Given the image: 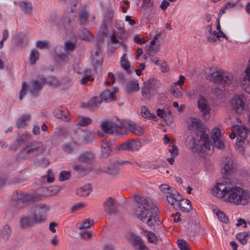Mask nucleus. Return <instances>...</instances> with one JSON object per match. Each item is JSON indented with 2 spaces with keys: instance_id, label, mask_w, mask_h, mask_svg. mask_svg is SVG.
I'll return each mask as SVG.
<instances>
[{
  "instance_id": "nucleus-60",
  "label": "nucleus",
  "mask_w": 250,
  "mask_h": 250,
  "mask_svg": "<svg viewBox=\"0 0 250 250\" xmlns=\"http://www.w3.org/2000/svg\"><path fill=\"white\" fill-rule=\"evenodd\" d=\"M157 115L158 116L164 120L165 118H166V112L164 109L158 108L157 109Z\"/></svg>"
},
{
  "instance_id": "nucleus-10",
  "label": "nucleus",
  "mask_w": 250,
  "mask_h": 250,
  "mask_svg": "<svg viewBox=\"0 0 250 250\" xmlns=\"http://www.w3.org/2000/svg\"><path fill=\"white\" fill-rule=\"evenodd\" d=\"M236 167L232 159L229 157H224L221 163V173L224 178L227 177L234 173Z\"/></svg>"
},
{
  "instance_id": "nucleus-49",
  "label": "nucleus",
  "mask_w": 250,
  "mask_h": 250,
  "mask_svg": "<svg viewBox=\"0 0 250 250\" xmlns=\"http://www.w3.org/2000/svg\"><path fill=\"white\" fill-rule=\"evenodd\" d=\"M80 23L84 24L87 20L88 15L86 11L83 10L80 14Z\"/></svg>"
},
{
  "instance_id": "nucleus-41",
  "label": "nucleus",
  "mask_w": 250,
  "mask_h": 250,
  "mask_svg": "<svg viewBox=\"0 0 250 250\" xmlns=\"http://www.w3.org/2000/svg\"><path fill=\"white\" fill-rule=\"evenodd\" d=\"M94 224V221L93 220H90V219H86L79 227V229H85L89 228L93 226Z\"/></svg>"
},
{
  "instance_id": "nucleus-5",
  "label": "nucleus",
  "mask_w": 250,
  "mask_h": 250,
  "mask_svg": "<svg viewBox=\"0 0 250 250\" xmlns=\"http://www.w3.org/2000/svg\"><path fill=\"white\" fill-rule=\"evenodd\" d=\"M116 91H111L109 89H106L100 93V98L97 97H92L88 102L82 104L83 107L90 109H97L102 101L106 102H111L115 100V95Z\"/></svg>"
},
{
  "instance_id": "nucleus-39",
  "label": "nucleus",
  "mask_w": 250,
  "mask_h": 250,
  "mask_svg": "<svg viewBox=\"0 0 250 250\" xmlns=\"http://www.w3.org/2000/svg\"><path fill=\"white\" fill-rule=\"evenodd\" d=\"M92 120L89 117L81 116L79 121V124L81 126H86L91 123Z\"/></svg>"
},
{
  "instance_id": "nucleus-31",
  "label": "nucleus",
  "mask_w": 250,
  "mask_h": 250,
  "mask_svg": "<svg viewBox=\"0 0 250 250\" xmlns=\"http://www.w3.org/2000/svg\"><path fill=\"white\" fill-rule=\"evenodd\" d=\"M214 213L217 216L218 219L221 222L227 224L229 222V219L226 214L219 209H214L213 210Z\"/></svg>"
},
{
  "instance_id": "nucleus-11",
  "label": "nucleus",
  "mask_w": 250,
  "mask_h": 250,
  "mask_svg": "<svg viewBox=\"0 0 250 250\" xmlns=\"http://www.w3.org/2000/svg\"><path fill=\"white\" fill-rule=\"evenodd\" d=\"M141 146V141L135 139H130L116 146V148L119 151H135L138 150Z\"/></svg>"
},
{
  "instance_id": "nucleus-3",
  "label": "nucleus",
  "mask_w": 250,
  "mask_h": 250,
  "mask_svg": "<svg viewBox=\"0 0 250 250\" xmlns=\"http://www.w3.org/2000/svg\"><path fill=\"white\" fill-rule=\"evenodd\" d=\"M190 126L194 128L196 130V134L197 139L199 140L197 142L196 139L193 137L188 136L186 142L190 141L192 144L190 148L193 152H198L201 150L202 146L199 144L200 141L203 142V146L206 149H209L211 146V141L209 140L208 133L209 131L205 128L204 125L199 120L194 119L192 120Z\"/></svg>"
},
{
  "instance_id": "nucleus-33",
  "label": "nucleus",
  "mask_w": 250,
  "mask_h": 250,
  "mask_svg": "<svg viewBox=\"0 0 250 250\" xmlns=\"http://www.w3.org/2000/svg\"><path fill=\"white\" fill-rule=\"evenodd\" d=\"M145 235L146 237L147 241L150 243H156L158 238L156 234L152 231L146 230L144 232Z\"/></svg>"
},
{
  "instance_id": "nucleus-21",
  "label": "nucleus",
  "mask_w": 250,
  "mask_h": 250,
  "mask_svg": "<svg viewBox=\"0 0 250 250\" xmlns=\"http://www.w3.org/2000/svg\"><path fill=\"white\" fill-rule=\"evenodd\" d=\"M79 160L84 164H92L94 159L95 156L93 153L90 151H84L79 156Z\"/></svg>"
},
{
  "instance_id": "nucleus-43",
  "label": "nucleus",
  "mask_w": 250,
  "mask_h": 250,
  "mask_svg": "<svg viewBox=\"0 0 250 250\" xmlns=\"http://www.w3.org/2000/svg\"><path fill=\"white\" fill-rule=\"evenodd\" d=\"M71 172L62 171L60 173L59 180L60 181H64L68 180L71 177Z\"/></svg>"
},
{
  "instance_id": "nucleus-51",
  "label": "nucleus",
  "mask_w": 250,
  "mask_h": 250,
  "mask_svg": "<svg viewBox=\"0 0 250 250\" xmlns=\"http://www.w3.org/2000/svg\"><path fill=\"white\" fill-rule=\"evenodd\" d=\"M152 90L150 89L143 86L141 90L142 96L145 98L149 97L151 95Z\"/></svg>"
},
{
  "instance_id": "nucleus-26",
  "label": "nucleus",
  "mask_w": 250,
  "mask_h": 250,
  "mask_svg": "<svg viewBox=\"0 0 250 250\" xmlns=\"http://www.w3.org/2000/svg\"><path fill=\"white\" fill-rule=\"evenodd\" d=\"M92 190V188L90 184H87L80 187L77 189L76 193L78 195L80 196H88Z\"/></svg>"
},
{
  "instance_id": "nucleus-15",
  "label": "nucleus",
  "mask_w": 250,
  "mask_h": 250,
  "mask_svg": "<svg viewBox=\"0 0 250 250\" xmlns=\"http://www.w3.org/2000/svg\"><path fill=\"white\" fill-rule=\"evenodd\" d=\"M103 207L105 212L108 214H114L117 211L118 207L116 200L112 197H108L104 202Z\"/></svg>"
},
{
  "instance_id": "nucleus-63",
  "label": "nucleus",
  "mask_w": 250,
  "mask_h": 250,
  "mask_svg": "<svg viewBox=\"0 0 250 250\" xmlns=\"http://www.w3.org/2000/svg\"><path fill=\"white\" fill-rule=\"evenodd\" d=\"M153 4V1L151 0H144L142 6L146 8L151 7Z\"/></svg>"
},
{
  "instance_id": "nucleus-54",
  "label": "nucleus",
  "mask_w": 250,
  "mask_h": 250,
  "mask_svg": "<svg viewBox=\"0 0 250 250\" xmlns=\"http://www.w3.org/2000/svg\"><path fill=\"white\" fill-rule=\"evenodd\" d=\"M84 207V204L82 202L78 203L72 207V212H75L81 209Z\"/></svg>"
},
{
  "instance_id": "nucleus-20",
  "label": "nucleus",
  "mask_w": 250,
  "mask_h": 250,
  "mask_svg": "<svg viewBox=\"0 0 250 250\" xmlns=\"http://www.w3.org/2000/svg\"><path fill=\"white\" fill-rule=\"evenodd\" d=\"M36 223L34 218L32 219L28 216L21 217L19 220L20 228L22 229H26L32 227Z\"/></svg>"
},
{
  "instance_id": "nucleus-4",
  "label": "nucleus",
  "mask_w": 250,
  "mask_h": 250,
  "mask_svg": "<svg viewBox=\"0 0 250 250\" xmlns=\"http://www.w3.org/2000/svg\"><path fill=\"white\" fill-rule=\"evenodd\" d=\"M225 201L233 203L236 205H247L249 204L250 193L248 190H244L242 188L234 187H229Z\"/></svg>"
},
{
  "instance_id": "nucleus-6",
  "label": "nucleus",
  "mask_w": 250,
  "mask_h": 250,
  "mask_svg": "<svg viewBox=\"0 0 250 250\" xmlns=\"http://www.w3.org/2000/svg\"><path fill=\"white\" fill-rule=\"evenodd\" d=\"M37 191V194H30L25 193L21 191H17L12 199L13 206L18 209H21L29 202L40 200L41 198L39 196V190Z\"/></svg>"
},
{
  "instance_id": "nucleus-32",
  "label": "nucleus",
  "mask_w": 250,
  "mask_h": 250,
  "mask_svg": "<svg viewBox=\"0 0 250 250\" xmlns=\"http://www.w3.org/2000/svg\"><path fill=\"white\" fill-rule=\"evenodd\" d=\"M126 55L124 54L122 57L120 61V64L122 68L127 71L128 73H132L130 69V64L129 61L126 58Z\"/></svg>"
},
{
  "instance_id": "nucleus-7",
  "label": "nucleus",
  "mask_w": 250,
  "mask_h": 250,
  "mask_svg": "<svg viewBox=\"0 0 250 250\" xmlns=\"http://www.w3.org/2000/svg\"><path fill=\"white\" fill-rule=\"evenodd\" d=\"M210 80L215 84L222 85L224 87L229 85L233 78V75L229 72L217 70L211 74Z\"/></svg>"
},
{
  "instance_id": "nucleus-52",
  "label": "nucleus",
  "mask_w": 250,
  "mask_h": 250,
  "mask_svg": "<svg viewBox=\"0 0 250 250\" xmlns=\"http://www.w3.org/2000/svg\"><path fill=\"white\" fill-rule=\"evenodd\" d=\"M75 44L72 42H67L65 43V50L66 51H72L74 49Z\"/></svg>"
},
{
  "instance_id": "nucleus-24",
  "label": "nucleus",
  "mask_w": 250,
  "mask_h": 250,
  "mask_svg": "<svg viewBox=\"0 0 250 250\" xmlns=\"http://www.w3.org/2000/svg\"><path fill=\"white\" fill-rule=\"evenodd\" d=\"M30 114L21 115L17 120L16 126L18 128L24 127L27 125V121H30Z\"/></svg>"
},
{
  "instance_id": "nucleus-56",
  "label": "nucleus",
  "mask_w": 250,
  "mask_h": 250,
  "mask_svg": "<svg viewBox=\"0 0 250 250\" xmlns=\"http://www.w3.org/2000/svg\"><path fill=\"white\" fill-rule=\"evenodd\" d=\"M169 151L171 154L172 157H175L178 154V146L174 145L171 148L169 149Z\"/></svg>"
},
{
  "instance_id": "nucleus-22",
  "label": "nucleus",
  "mask_w": 250,
  "mask_h": 250,
  "mask_svg": "<svg viewBox=\"0 0 250 250\" xmlns=\"http://www.w3.org/2000/svg\"><path fill=\"white\" fill-rule=\"evenodd\" d=\"M139 89L140 87L138 81L130 80L126 83L125 90L128 94L132 92H137Z\"/></svg>"
},
{
  "instance_id": "nucleus-2",
  "label": "nucleus",
  "mask_w": 250,
  "mask_h": 250,
  "mask_svg": "<svg viewBox=\"0 0 250 250\" xmlns=\"http://www.w3.org/2000/svg\"><path fill=\"white\" fill-rule=\"evenodd\" d=\"M22 145L25 147L22 148L18 155L19 158L21 159H27L37 156L44 152L43 146L42 143L38 141L27 142L24 134L18 136L16 143L11 147V149L16 151Z\"/></svg>"
},
{
  "instance_id": "nucleus-19",
  "label": "nucleus",
  "mask_w": 250,
  "mask_h": 250,
  "mask_svg": "<svg viewBox=\"0 0 250 250\" xmlns=\"http://www.w3.org/2000/svg\"><path fill=\"white\" fill-rule=\"evenodd\" d=\"M197 104L200 111L204 116L210 113V108L208 104V102L203 96L200 95Z\"/></svg>"
},
{
  "instance_id": "nucleus-42",
  "label": "nucleus",
  "mask_w": 250,
  "mask_h": 250,
  "mask_svg": "<svg viewBox=\"0 0 250 250\" xmlns=\"http://www.w3.org/2000/svg\"><path fill=\"white\" fill-rule=\"evenodd\" d=\"M171 92L173 96L175 97L180 98L182 97V92L178 88L176 84H172L171 85Z\"/></svg>"
},
{
  "instance_id": "nucleus-57",
  "label": "nucleus",
  "mask_w": 250,
  "mask_h": 250,
  "mask_svg": "<svg viewBox=\"0 0 250 250\" xmlns=\"http://www.w3.org/2000/svg\"><path fill=\"white\" fill-rule=\"evenodd\" d=\"M93 80L94 78L92 76L85 75L81 78V82L82 84H85L89 81H93Z\"/></svg>"
},
{
  "instance_id": "nucleus-28",
  "label": "nucleus",
  "mask_w": 250,
  "mask_h": 250,
  "mask_svg": "<svg viewBox=\"0 0 250 250\" xmlns=\"http://www.w3.org/2000/svg\"><path fill=\"white\" fill-rule=\"evenodd\" d=\"M141 113L142 116L144 118L151 119L154 121H157L158 120L157 116L155 114L151 113L148 108L146 106L141 107Z\"/></svg>"
},
{
  "instance_id": "nucleus-8",
  "label": "nucleus",
  "mask_w": 250,
  "mask_h": 250,
  "mask_svg": "<svg viewBox=\"0 0 250 250\" xmlns=\"http://www.w3.org/2000/svg\"><path fill=\"white\" fill-rule=\"evenodd\" d=\"M101 127L107 134L123 135L125 132V129L123 125H118L114 122L104 121Z\"/></svg>"
},
{
  "instance_id": "nucleus-17",
  "label": "nucleus",
  "mask_w": 250,
  "mask_h": 250,
  "mask_svg": "<svg viewBox=\"0 0 250 250\" xmlns=\"http://www.w3.org/2000/svg\"><path fill=\"white\" fill-rule=\"evenodd\" d=\"M229 188H227L222 183H218L215 188L211 190V193L217 197L224 198L226 197Z\"/></svg>"
},
{
  "instance_id": "nucleus-34",
  "label": "nucleus",
  "mask_w": 250,
  "mask_h": 250,
  "mask_svg": "<svg viewBox=\"0 0 250 250\" xmlns=\"http://www.w3.org/2000/svg\"><path fill=\"white\" fill-rule=\"evenodd\" d=\"M159 36V34L155 35L153 40L151 41L148 47V49L146 51L147 54L150 56H154L156 54V52L155 51L152 52V53L151 52L152 51L154 50V45L155 44L156 41L158 39Z\"/></svg>"
},
{
  "instance_id": "nucleus-9",
  "label": "nucleus",
  "mask_w": 250,
  "mask_h": 250,
  "mask_svg": "<svg viewBox=\"0 0 250 250\" xmlns=\"http://www.w3.org/2000/svg\"><path fill=\"white\" fill-rule=\"evenodd\" d=\"M49 210V207L45 204L35 206L33 216L36 223L41 224L46 221Z\"/></svg>"
},
{
  "instance_id": "nucleus-25",
  "label": "nucleus",
  "mask_w": 250,
  "mask_h": 250,
  "mask_svg": "<svg viewBox=\"0 0 250 250\" xmlns=\"http://www.w3.org/2000/svg\"><path fill=\"white\" fill-rule=\"evenodd\" d=\"M127 128L132 133L138 136H142L144 133L143 128L137 124H128Z\"/></svg>"
},
{
  "instance_id": "nucleus-14",
  "label": "nucleus",
  "mask_w": 250,
  "mask_h": 250,
  "mask_svg": "<svg viewBox=\"0 0 250 250\" xmlns=\"http://www.w3.org/2000/svg\"><path fill=\"white\" fill-rule=\"evenodd\" d=\"M93 67L96 72H101L103 63V57L100 51V46L97 44L95 47V56L92 58Z\"/></svg>"
},
{
  "instance_id": "nucleus-53",
  "label": "nucleus",
  "mask_w": 250,
  "mask_h": 250,
  "mask_svg": "<svg viewBox=\"0 0 250 250\" xmlns=\"http://www.w3.org/2000/svg\"><path fill=\"white\" fill-rule=\"evenodd\" d=\"M11 232V230L10 229V227L9 225L6 224L4 226L2 233L3 235H6L7 237L8 238Z\"/></svg>"
},
{
  "instance_id": "nucleus-16",
  "label": "nucleus",
  "mask_w": 250,
  "mask_h": 250,
  "mask_svg": "<svg viewBox=\"0 0 250 250\" xmlns=\"http://www.w3.org/2000/svg\"><path fill=\"white\" fill-rule=\"evenodd\" d=\"M114 142L111 140L105 141L102 140L101 142V155L103 158H106L111 155L112 147Z\"/></svg>"
},
{
  "instance_id": "nucleus-46",
  "label": "nucleus",
  "mask_w": 250,
  "mask_h": 250,
  "mask_svg": "<svg viewBox=\"0 0 250 250\" xmlns=\"http://www.w3.org/2000/svg\"><path fill=\"white\" fill-rule=\"evenodd\" d=\"M213 144L214 146L219 149H224L225 148V145L223 140L220 138L219 139H217L216 140H214L213 141Z\"/></svg>"
},
{
  "instance_id": "nucleus-30",
  "label": "nucleus",
  "mask_w": 250,
  "mask_h": 250,
  "mask_svg": "<svg viewBox=\"0 0 250 250\" xmlns=\"http://www.w3.org/2000/svg\"><path fill=\"white\" fill-rule=\"evenodd\" d=\"M21 9L26 14H30L32 11V6L31 3L25 1H20L19 3Z\"/></svg>"
},
{
  "instance_id": "nucleus-59",
  "label": "nucleus",
  "mask_w": 250,
  "mask_h": 250,
  "mask_svg": "<svg viewBox=\"0 0 250 250\" xmlns=\"http://www.w3.org/2000/svg\"><path fill=\"white\" fill-rule=\"evenodd\" d=\"M62 149L64 151L70 153L74 151L73 147L70 144H65L63 146Z\"/></svg>"
},
{
  "instance_id": "nucleus-40",
  "label": "nucleus",
  "mask_w": 250,
  "mask_h": 250,
  "mask_svg": "<svg viewBox=\"0 0 250 250\" xmlns=\"http://www.w3.org/2000/svg\"><path fill=\"white\" fill-rule=\"evenodd\" d=\"M63 111L60 109H55L53 111V114L58 119H61L64 121L67 120V115L66 114H63Z\"/></svg>"
},
{
  "instance_id": "nucleus-1",
  "label": "nucleus",
  "mask_w": 250,
  "mask_h": 250,
  "mask_svg": "<svg viewBox=\"0 0 250 250\" xmlns=\"http://www.w3.org/2000/svg\"><path fill=\"white\" fill-rule=\"evenodd\" d=\"M135 205L134 212L136 217L142 222L146 219V223L149 226H154L159 220V208L147 198L144 196L134 194L133 195Z\"/></svg>"
},
{
  "instance_id": "nucleus-36",
  "label": "nucleus",
  "mask_w": 250,
  "mask_h": 250,
  "mask_svg": "<svg viewBox=\"0 0 250 250\" xmlns=\"http://www.w3.org/2000/svg\"><path fill=\"white\" fill-rule=\"evenodd\" d=\"M39 53L37 50H32L29 56V61L31 64L34 65L39 60Z\"/></svg>"
},
{
  "instance_id": "nucleus-12",
  "label": "nucleus",
  "mask_w": 250,
  "mask_h": 250,
  "mask_svg": "<svg viewBox=\"0 0 250 250\" xmlns=\"http://www.w3.org/2000/svg\"><path fill=\"white\" fill-rule=\"evenodd\" d=\"M46 78L43 75H38L37 80L32 83L30 93L35 97L39 94V91L42 90L43 85L46 84Z\"/></svg>"
},
{
  "instance_id": "nucleus-47",
  "label": "nucleus",
  "mask_w": 250,
  "mask_h": 250,
  "mask_svg": "<svg viewBox=\"0 0 250 250\" xmlns=\"http://www.w3.org/2000/svg\"><path fill=\"white\" fill-rule=\"evenodd\" d=\"M220 129L218 128H214L211 131V138L212 141L214 140H217V139H219L220 137Z\"/></svg>"
},
{
  "instance_id": "nucleus-61",
  "label": "nucleus",
  "mask_w": 250,
  "mask_h": 250,
  "mask_svg": "<svg viewBox=\"0 0 250 250\" xmlns=\"http://www.w3.org/2000/svg\"><path fill=\"white\" fill-rule=\"evenodd\" d=\"M36 46L37 47H38L40 49H42L44 48L47 47L48 43L46 42L38 41L36 42Z\"/></svg>"
},
{
  "instance_id": "nucleus-29",
  "label": "nucleus",
  "mask_w": 250,
  "mask_h": 250,
  "mask_svg": "<svg viewBox=\"0 0 250 250\" xmlns=\"http://www.w3.org/2000/svg\"><path fill=\"white\" fill-rule=\"evenodd\" d=\"M168 202L171 205H173L175 202L182 201L183 200L182 196L179 193H172V194L167 196Z\"/></svg>"
},
{
  "instance_id": "nucleus-64",
  "label": "nucleus",
  "mask_w": 250,
  "mask_h": 250,
  "mask_svg": "<svg viewBox=\"0 0 250 250\" xmlns=\"http://www.w3.org/2000/svg\"><path fill=\"white\" fill-rule=\"evenodd\" d=\"M130 237L131 239L135 242L134 243H137L142 240V239L137 235H136L134 233L131 232L130 233Z\"/></svg>"
},
{
  "instance_id": "nucleus-55",
  "label": "nucleus",
  "mask_w": 250,
  "mask_h": 250,
  "mask_svg": "<svg viewBox=\"0 0 250 250\" xmlns=\"http://www.w3.org/2000/svg\"><path fill=\"white\" fill-rule=\"evenodd\" d=\"M134 245L136 247L138 250H147V247L144 243L142 240H141L140 242H139L137 243H134Z\"/></svg>"
},
{
  "instance_id": "nucleus-44",
  "label": "nucleus",
  "mask_w": 250,
  "mask_h": 250,
  "mask_svg": "<svg viewBox=\"0 0 250 250\" xmlns=\"http://www.w3.org/2000/svg\"><path fill=\"white\" fill-rule=\"evenodd\" d=\"M28 85L25 82H23L22 83L21 88L20 91L19 100H22L23 97L26 95L27 91Z\"/></svg>"
},
{
  "instance_id": "nucleus-45",
  "label": "nucleus",
  "mask_w": 250,
  "mask_h": 250,
  "mask_svg": "<svg viewBox=\"0 0 250 250\" xmlns=\"http://www.w3.org/2000/svg\"><path fill=\"white\" fill-rule=\"evenodd\" d=\"M238 137L240 139L246 140L248 136V131L246 127L242 128L239 132H237Z\"/></svg>"
},
{
  "instance_id": "nucleus-48",
  "label": "nucleus",
  "mask_w": 250,
  "mask_h": 250,
  "mask_svg": "<svg viewBox=\"0 0 250 250\" xmlns=\"http://www.w3.org/2000/svg\"><path fill=\"white\" fill-rule=\"evenodd\" d=\"M17 44L21 47H25L27 43V40L25 37H21L20 36H17Z\"/></svg>"
},
{
  "instance_id": "nucleus-38",
  "label": "nucleus",
  "mask_w": 250,
  "mask_h": 250,
  "mask_svg": "<svg viewBox=\"0 0 250 250\" xmlns=\"http://www.w3.org/2000/svg\"><path fill=\"white\" fill-rule=\"evenodd\" d=\"M178 246L180 250H191L187 242L183 239H178L177 241Z\"/></svg>"
},
{
  "instance_id": "nucleus-23",
  "label": "nucleus",
  "mask_w": 250,
  "mask_h": 250,
  "mask_svg": "<svg viewBox=\"0 0 250 250\" xmlns=\"http://www.w3.org/2000/svg\"><path fill=\"white\" fill-rule=\"evenodd\" d=\"M71 85V81L67 77H62L61 80H58L54 83V87L58 88L62 87L63 89L68 88Z\"/></svg>"
},
{
  "instance_id": "nucleus-27",
  "label": "nucleus",
  "mask_w": 250,
  "mask_h": 250,
  "mask_svg": "<svg viewBox=\"0 0 250 250\" xmlns=\"http://www.w3.org/2000/svg\"><path fill=\"white\" fill-rule=\"evenodd\" d=\"M178 205L182 212H189L192 209L191 203L188 199H183L178 204Z\"/></svg>"
},
{
  "instance_id": "nucleus-37",
  "label": "nucleus",
  "mask_w": 250,
  "mask_h": 250,
  "mask_svg": "<svg viewBox=\"0 0 250 250\" xmlns=\"http://www.w3.org/2000/svg\"><path fill=\"white\" fill-rule=\"evenodd\" d=\"M73 168L76 171L81 174L82 175H84L87 172H88L87 169L85 167H83L79 164H74L73 165Z\"/></svg>"
},
{
  "instance_id": "nucleus-13",
  "label": "nucleus",
  "mask_w": 250,
  "mask_h": 250,
  "mask_svg": "<svg viewBox=\"0 0 250 250\" xmlns=\"http://www.w3.org/2000/svg\"><path fill=\"white\" fill-rule=\"evenodd\" d=\"M244 97L242 95H238L234 97L231 102L232 108L238 114H241L245 107V103L244 102Z\"/></svg>"
},
{
  "instance_id": "nucleus-35",
  "label": "nucleus",
  "mask_w": 250,
  "mask_h": 250,
  "mask_svg": "<svg viewBox=\"0 0 250 250\" xmlns=\"http://www.w3.org/2000/svg\"><path fill=\"white\" fill-rule=\"evenodd\" d=\"M248 236V232H239L238 233L236 237L239 242L242 245H246L248 242L247 238Z\"/></svg>"
},
{
  "instance_id": "nucleus-50",
  "label": "nucleus",
  "mask_w": 250,
  "mask_h": 250,
  "mask_svg": "<svg viewBox=\"0 0 250 250\" xmlns=\"http://www.w3.org/2000/svg\"><path fill=\"white\" fill-rule=\"evenodd\" d=\"M99 33L101 37H104V36H107L108 31L106 24L103 23L99 29Z\"/></svg>"
},
{
  "instance_id": "nucleus-62",
  "label": "nucleus",
  "mask_w": 250,
  "mask_h": 250,
  "mask_svg": "<svg viewBox=\"0 0 250 250\" xmlns=\"http://www.w3.org/2000/svg\"><path fill=\"white\" fill-rule=\"evenodd\" d=\"M171 216L172 217L174 218L173 221L175 223H178L181 221V218H180L181 213L179 212L173 213Z\"/></svg>"
},
{
  "instance_id": "nucleus-18",
  "label": "nucleus",
  "mask_w": 250,
  "mask_h": 250,
  "mask_svg": "<svg viewBox=\"0 0 250 250\" xmlns=\"http://www.w3.org/2000/svg\"><path fill=\"white\" fill-rule=\"evenodd\" d=\"M121 168L114 163L104 166L101 170V172L106 173L113 176H116L121 172Z\"/></svg>"
},
{
  "instance_id": "nucleus-58",
  "label": "nucleus",
  "mask_w": 250,
  "mask_h": 250,
  "mask_svg": "<svg viewBox=\"0 0 250 250\" xmlns=\"http://www.w3.org/2000/svg\"><path fill=\"white\" fill-rule=\"evenodd\" d=\"M56 78L54 76H49L46 78V84H48L49 85L54 87V83L53 82L56 80Z\"/></svg>"
}]
</instances>
